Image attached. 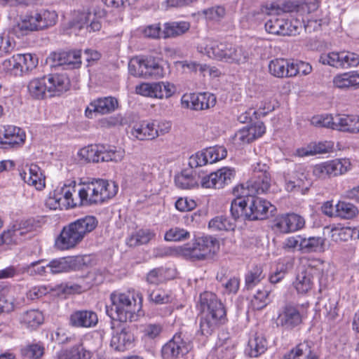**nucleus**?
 Segmentation results:
<instances>
[{
    "label": "nucleus",
    "mask_w": 359,
    "mask_h": 359,
    "mask_svg": "<svg viewBox=\"0 0 359 359\" xmlns=\"http://www.w3.org/2000/svg\"><path fill=\"white\" fill-rule=\"evenodd\" d=\"M209 228L213 231H233L236 223L226 216H217L209 222Z\"/></svg>",
    "instance_id": "obj_44"
},
{
    "label": "nucleus",
    "mask_w": 359,
    "mask_h": 359,
    "mask_svg": "<svg viewBox=\"0 0 359 359\" xmlns=\"http://www.w3.org/2000/svg\"><path fill=\"white\" fill-rule=\"evenodd\" d=\"M97 224L98 220L92 215H86L70 222L62 228L56 238V248L61 250L74 248L87 235L95 229Z\"/></svg>",
    "instance_id": "obj_3"
},
{
    "label": "nucleus",
    "mask_w": 359,
    "mask_h": 359,
    "mask_svg": "<svg viewBox=\"0 0 359 359\" xmlns=\"http://www.w3.org/2000/svg\"><path fill=\"white\" fill-rule=\"evenodd\" d=\"M354 72L340 74L333 79L334 86L338 88L344 89L353 87L356 88Z\"/></svg>",
    "instance_id": "obj_47"
},
{
    "label": "nucleus",
    "mask_w": 359,
    "mask_h": 359,
    "mask_svg": "<svg viewBox=\"0 0 359 359\" xmlns=\"http://www.w3.org/2000/svg\"><path fill=\"white\" fill-rule=\"evenodd\" d=\"M163 326L160 323H147L141 326V332L143 337L149 339H155L162 332Z\"/></svg>",
    "instance_id": "obj_56"
},
{
    "label": "nucleus",
    "mask_w": 359,
    "mask_h": 359,
    "mask_svg": "<svg viewBox=\"0 0 359 359\" xmlns=\"http://www.w3.org/2000/svg\"><path fill=\"white\" fill-rule=\"evenodd\" d=\"M269 292L267 290H258L251 301L252 306L255 310H261L268 304Z\"/></svg>",
    "instance_id": "obj_61"
},
{
    "label": "nucleus",
    "mask_w": 359,
    "mask_h": 359,
    "mask_svg": "<svg viewBox=\"0 0 359 359\" xmlns=\"http://www.w3.org/2000/svg\"><path fill=\"white\" fill-rule=\"evenodd\" d=\"M118 105L117 100L113 97L99 98L90 104L86 110V114L89 117L93 112L100 114H109L114 111Z\"/></svg>",
    "instance_id": "obj_25"
},
{
    "label": "nucleus",
    "mask_w": 359,
    "mask_h": 359,
    "mask_svg": "<svg viewBox=\"0 0 359 359\" xmlns=\"http://www.w3.org/2000/svg\"><path fill=\"white\" fill-rule=\"evenodd\" d=\"M102 145H88L81 149L78 153L81 160L87 163H98L102 161Z\"/></svg>",
    "instance_id": "obj_38"
},
{
    "label": "nucleus",
    "mask_w": 359,
    "mask_h": 359,
    "mask_svg": "<svg viewBox=\"0 0 359 359\" xmlns=\"http://www.w3.org/2000/svg\"><path fill=\"white\" fill-rule=\"evenodd\" d=\"M325 238L320 236H302L301 251L304 253L322 252L325 250Z\"/></svg>",
    "instance_id": "obj_36"
},
{
    "label": "nucleus",
    "mask_w": 359,
    "mask_h": 359,
    "mask_svg": "<svg viewBox=\"0 0 359 359\" xmlns=\"http://www.w3.org/2000/svg\"><path fill=\"white\" fill-rule=\"evenodd\" d=\"M44 76L31 80L28 84V91L32 97L42 99L48 96V88Z\"/></svg>",
    "instance_id": "obj_41"
},
{
    "label": "nucleus",
    "mask_w": 359,
    "mask_h": 359,
    "mask_svg": "<svg viewBox=\"0 0 359 359\" xmlns=\"http://www.w3.org/2000/svg\"><path fill=\"white\" fill-rule=\"evenodd\" d=\"M237 198L231 202V214L233 217L232 221H236L240 216L244 215L246 217V209L248 201L246 197L242 196L241 194L236 195Z\"/></svg>",
    "instance_id": "obj_45"
},
{
    "label": "nucleus",
    "mask_w": 359,
    "mask_h": 359,
    "mask_svg": "<svg viewBox=\"0 0 359 359\" xmlns=\"http://www.w3.org/2000/svg\"><path fill=\"white\" fill-rule=\"evenodd\" d=\"M203 13L208 20H220L225 15V9L222 6H214L203 11Z\"/></svg>",
    "instance_id": "obj_64"
},
{
    "label": "nucleus",
    "mask_w": 359,
    "mask_h": 359,
    "mask_svg": "<svg viewBox=\"0 0 359 359\" xmlns=\"http://www.w3.org/2000/svg\"><path fill=\"white\" fill-rule=\"evenodd\" d=\"M76 182L70 181L62 187L55 189L46 201V205L50 209H69L79 206L78 199H74L73 194L76 192Z\"/></svg>",
    "instance_id": "obj_5"
},
{
    "label": "nucleus",
    "mask_w": 359,
    "mask_h": 359,
    "mask_svg": "<svg viewBox=\"0 0 359 359\" xmlns=\"http://www.w3.org/2000/svg\"><path fill=\"white\" fill-rule=\"evenodd\" d=\"M222 334L217 343L216 351L220 359H233L235 357V344L228 337Z\"/></svg>",
    "instance_id": "obj_37"
},
{
    "label": "nucleus",
    "mask_w": 359,
    "mask_h": 359,
    "mask_svg": "<svg viewBox=\"0 0 359 359\" xmlns=\"http://www.w3.org/2000/svg\"><path fill=\"white\" fill-rule=\"evenodd\" d=\"M133 342V334L128 327H123L120 332L112 337L111 346L116 351H124L130 348Z\"/></svg>",
    "instance_id": "obj_27"
},
{
    "label": "nucleus",
    "mask_w": 359,
    "mask_h": 359,
    "mask_svg": "<svg viewBox=\"0 0 359 359\" xmlns=\"http://www.w3.org/2000/svg\"><path fill=\"white\" fill-rule=\"evenodd\" d=\"M235 175L234 168L223 167L202 177L201 184L204 188L222 189L231 182Z\"/></svg>",
    "instance_id": "obj_12"
},
{
    "label": "nucleus",
    "mask_w": 359,
    "mask_h": 359,
    "mask_svg": "<svg viewBox=\"0 0 359 359\" xmlns=\"http://www.w3.org/2000/svg\"><path fill=\"white\" fill-rule=\"evenodd\" d=\"M43 314L38 309H31L23 312L20 317V323L28 328H36L43 323Z\"/></svg>",
    "instance_id": "obj_40"
},
{
    "label": "nucleus",
    "mask_w": 359,
    "mask_h": 359,
    "mask_svg": "<svg viewBox=\"0 0 359 359\" xmlns=\"http://www.w3.org/2000/svg\"><path fill=\"white\" fill-rule=\"evenodd\" d=\"M20 176L27 184L34 187L37 190H41L45 187V177L41 168L36 164H31L27 171L23 170Z\"/></svg>",
    "instance_id": "obj_26"
},
{
    "label": "nucleus",
    "mask_w": 359,
    "mask_h": 359,
    "mask_svg": "<svg viewBox=\"0 0 359 359\" xmlns=\"http://www.w3.org/2000/svg\"><path fill=\"white\" fill-rule=\"evenodd\" d=\"M52 61L51 66H67L71 68L79 67L81 60V50L64 51L54 53L48 57Z\"/></svg>",
    "instance_id": "obj_22"
},
{
    "label": "nucleus",
    "mask_w": 359,
    "mask_h": 359,
    "mask_svg": "<svg viewBox=\"0 0 359 359\" xmlns=\"http://www.w3.org/2000/svg\"><path fill=\"white\" fill-rule=\"evenodd\" d=\"M94 18L90 12L79 13L69 24V34L78 35L82 30L89 32L99 31L102 27L101 23Z\"/></svg>",
    "instance_id": "obj_15"
},
{
    "label": "nucleus",
    "mask_w": 359,
    "mask_h": 359,
    "mask_svg": "<svg viewBox=\"0 0 359 359\" xmlns=\"http://www.w3.org/2000/svg\"><path fill=\"white\" fill-rule=\"evenodd\" d=\"M264 276L262 273L261 267L255 266L250 270L245 276V285L248 289L252 288L259 283Z\"/></svg>",
    "instance_id": "obj_57"
},
{
    "label": "nucleus",
    "mask_w": 359,
    "mask_h": 359,
    "mask_svg": "<svg viewBox=\"0 0 359 359\" xmlns=\"http://www.w3.org/2000/svg\"><path fill=\"white\" fill-rule=\"evenodd\" d=\"M164 238L168 241H183L190 238V233L184 229L174 227L166 231Z\"/></svg>",
    "instance_id": "obj_54"
},
{
    "label": "nucleus",
    "mask_w": 359,
    "mask_h": 359,
    "mask_svg": "<svg viewBox=\"0 0 359 359\" xmlns=\"http://www.w3.org/2000/svg\"><path fill=\"white\" fill-rule=\"evenodd\" d=\"M140 73L137 74L143 75V77H161L163 75V69L159 64V62L154 57H149L143 59V65H139Z\"/></svg>",
    "instance_id": "obj_34"
},
{
    "label": "nucleus",
    "mask_w": 359,
    "mask_h": 359,
    "mask_svg": "<svg viewBox=\"0 0 359 359\" xmlns=\"http://www.w3.org/2000/svg\"><path fill=\"white\" fill-rule=\"evenodd\" d=\"M303 316L298 306L291 304L285 305L277 318V325L285 330H292L302 323Z\"/></svg>",
    "instance_id": "obj_14"
},
{
    "label": "nucleus",
    "mask_w": 359,
    "mask_h": 359,
    "mask_svg": "<svg viewBox=\"0 0 359 359\" xmlns=\"http://www.w3.org/2000/svg\"><path fill=\"white\" fill-rule=\"evenodd\" d=\"M208 163H213L226 158L227 151L223 146H215L203 150Z\"/></svg>",
    "instance_id": "obj_50"
},
{
    "label": "nucleus",
    "mask_w": 359,
    "mask_h": 359,
    "mask_svg": "<svg viewBox=\"0 0 359 359\" xmlns=\"http://www.w3.org/2000/svg\"><path fill=\"white\" fill-rule=\"evenodd\" d=\"M309 352V341H305L299 344L290 353L285 354L282 359H300L304 353Z\"/></svg>",
    "instance_id": "obj_60"
},
{
    "label": "nucleus",
    "mask_w": 359,
    "mask_h": 359,
    "mask_svg": "<svg viewBox=\"0 0 359 359\" xmlns=\"http://www.w3.org/2000/svg\"><path fill=\"white\" fill-rule=\"evenodd\" d=\"M249 58L248 51L242 46L233 45L228 63L237 65L245 63Z\"/></svg>",
    "instance_id": "obj_52"
},
{
    "label": "nucleus",
    "mask_w": 359,
    "mask_h": 359,
    "mask_svg": "<svg viewBox=\"0 0 359 359\" xmlns=\"http://www.w3.org/2000/svg\"><path fill=\"white\" fill-rule=\"evenodd\" d=\"M25 135L18 127L6 126L0 128V147L8 149L24 142Z\"/></svg>",
    "instance_id": "obj_20"
},
{
    "label": "nucleus",
    "mask_w": 359,
    "mask_h": 359,
    "mask_svg": "<svg viewBox=\"0 0 359 359\" xmlns=\"http://www.w3.org/2000/svg\"><path fill=\"white\" fill-rule=\"evenodd\" d=\"M182 104L186 107L194 110H203L212 107L215 105L216 97L214 95L203 93L199 94H189L183 95L182 98Z\"/></svg>",
    "instance_id": "obj_19"
},
{
    "label": "nucleus",
    "mask_w": 359,
    "mask_h": 359,
    "mask_svg": "<svg viewBox=\"0 0 359 359\" xmlns=\"http://www.w3.org/2000/svg\"><path fill=\"white\" fill-rule=\"evenodd\" d=\"M269 70L271 74L277 78L292 77L294 74L292 62L282 58L271 60L269 64Z\"/></svg>",
    "instance_id": "obj_29"
},
{
    "label": "nucleus",
    "mask_w": 359,
    "mask_h": 359,
    "mask_svg": "<svg viewBox=\"0 0 359 359\" xmlns=\"http://www.w3.org/2000/svg\"><path fill=\"white\" fill-rule=\"evenodd\" d=\"M335 207L337 217L343 219H352L358 213V208L354 205L344 201H339Z\"/></svg>",
    "instance_id": "obj_48"
},
{
    "label": "nucleus",
    "mask_w": 359,
    "mask_h": 359,
    "mask_svg": "<svg viewBox=\"0 0 359 359\" xmlns=\"http://www.w3.org/2000/svg\"><path fill=\"white\" fill-rule=\"evenodd\" d=\"M124 156L125 151L121 148L117 149L114 147V149H109L108 150H106L104 148L102 149V162H119L123 158Z\"/></svg>",
    "instance_id": "obj_58"
},
{
    "label": "nucleus",
    "mask_w": 359,
    "mask_h": 359,
    "mask_svg": "<svg viewBox=\"0 0 359 359\" xmlns=\"http://www.w3.org/2000/svg\"><path fill=\"white\" fill-rule=\"evenodd\" d=\"M245 197L248 201L246 209V218L248 219H264L267 217L269 210L272 208L270 202L255 196Z\"/></svg>",
    "instance_id": "obj_16"
},
{
    "label": "nucleus",
    "mask_w": 359,
    "mask_h": 359,
    "mask_svg": "<svg viewBox=\"0 0 359 359\" xmlns=\"http://www.w3.org/2000/svg\"><path fill=\"white\" fill-rule=\"evenodd\" d=\"M311 123L314 126L338 130L336 115L334 116L331 114L316 116L311 118Z\"/></svg>",
    "instance_id": "obj_51"
},
{
    "label": "nucleus",
    "mask_w": 359,
    "mask_h": 359,
    "mask_svg": "<svg viewBox=\"0 0 359 359\" xmlns=\"http://www.w3.org/2000/svg\"><path fill=\"white\" fill-rule=\"evenodd\" d=\"M271 177H259L258 178L251 177L247 182L245 186L241 184L233 189L235 195L242 196H252L256 194H261L267 192L271 187Z\"/></svg>",
    "instance_id": "obj_13"
},
{
    "label": "nucleus",
    "mask_w": 359,
    "mask_h": 359,
    "mask_svg": "<svg viewBox=\"0 0 359 359\" xmlns=\"http://www.w3.org/2000/svg\"><path fill=\"white\" fill-rule=\"evenodd\" d=\"M98 317L91 310H76L72 312L69 318V324L76 328H91L96 326Z\"/></svg>",
    "instance_id": "obj_21"
},
{
    "label": "nucleus",
    "mask_w": 359,
    "mask_h": 359,
    "mask_svg": "<svg viewBox=\"0 0 359 359\" xmlns=\"http://www.w3.org/2000/svg\"><path fill=\"white\" fill-rule=\"evenodd\" d=\"M219 249L217 240L212 236L198 237L191 244H187L184 254L192 259L202 260L216 253Z\"/></svg>",
    "instance_id": "obj_6"
},
{
    "label": "nucleus",
    "mask_w": 359,
    "mask_h": 359,
    "mask_svg": "<svg viewBox=\"0 0 359 359\" xmlns=\"http://www.w3.org/2000/svg\"><path fill=\"white\" fill-rule=\"evenodd\" d=\"M111 306L107 309V315L120 322L135 321L142 306L141 293L128 291L124 293L114 292L111 294Z\"/></svg>",
    "instance_id": "obj_1"
},
{
    "label": "nucleus",
    "mask_w": 359,
    "mask_h": 359,
    "mask_svg": "<svg viewBox=\"0 0 359 359\" xmlns=\"http://www.w3.org/2000/svg\"><path fill=\"white\" fill-rule=\"evenodd\" d=\"M316 271V269L310 265H303L299 268L296 280L294 283V287L299 293H306L312 288L313 276Z\"/></svg>",
    "instance_id": "obj_23"
},
{
    "label": "nucleus",
    "mask_w": 359,
    "mask_h": 359,
    "mask_svg": "<svg viewBox=\"0 0 359 359\" xmlns=\"http://www.w3.org/2000/svg\"><path fill=\"white\" fill-rule=\"evenodd\" d=\"M234 141L238 144L250 143L255 140L253 134L249 127H244L236 133L234 135Z\"/></svg>",
    "instance_id": "obj_63"
},
{
    "label": "nucleus",
    "mask_w": 359,
    "mask_h": 359,
    "mask_svg": "<svg viewBox=\"0 0 359 359\" xmlns=\"http://www.w3.org/2000/svg\"><path fill=\"white\" fill-rule=\"evenodd\" d=\"M44 353V347L40 344H29L21 349V354L28 359H39Z\"/></svg>",
    "instance_id": "obj_55"
},
{
    "label": "nucleus",
    "mask_w": 359,
    "mask_h": 359,
    "mask_svg": "<svg viewBox=\"0 0 359 359\" xmlns=\"http://www.w3.org/2000/svg\"><path fill=\"white\" fill-rule=\"evenodd\" d=\"M233 45L225 42H219L212 39L206 38L202 40L197 46L198 50L210 58L228 62Z\"/></svg>",
    "instance_id": "obj_8"
},
{
    "label": "nucleus",
    "mask_w": 359,
    "mask_h": 359,
    "mask_svg": "<svg viewBox=\"0 0 359 359\" xmlns=\"http://www.w3.org/2000/svg\"><path fill=\"white\" fill-rule=\"evenodd\" d=\"M94 191L93 179L83 182L81 188L78 191L79 207L97 205Z\"/></svg>",
    "instance_id": "obj_31"
},
{
    "label": "nucleus",
    "mask_w": 359,
    "mask_h": 359,
    "mask_svg": "<svg viewBox=\"0 0 359 359\" xmlns=\"http://www.w3.org/2000/svg\"><path fill=\"white\" fill-rule=\"evenodd\" d=\"M318 2L317 0H305L302 4L298 6L293 5V11L296 10V15L307 13L309 14L318 8Z\"/></svg>",
    "instance_id": "obj_62"
},
{
    "label": "nucleus",
    "mask_w": 359,
    "mask_h": 359,
    "mask_svg": "<svg viewBox=\"0 0 359 359\" xmlns=\"http://www.w3.org/2000/svg\"><path fill=\"white\" fill-rule=\"evenodd\" d=\"M82 261L81 257H61L51 260L46 266L53 274L64 273L74 269L76 265L81 264Z\"/></svg>",
    "instance_id": "obj_28"
},
{
    "label": "nucleus",
    "mask_w": 359,
    "mask_h": 359,
    "mask_svg": "<svg viewBox=\"0 0 359 359\" xmlns=\"http://www.w3.org/2000/svg\"><path fill=\"white\" fill-rule=\"evenodd\" d=\"M189 27V23L184 21L168 22L164 25L162 34L164 38L175 37L184 34Z\"/></svg>",
    "instance_id": "obj_42"
},
{
    "label": "nucleus",
    "mask_w": 359,
    "mask_h": 359,
    "mask_svg": "<svg viewBox=\"0 0 359 359\" xmlns=\"http://www.w3.org/2000/svg\"><path fill=\"white\" fill-rule=\"evenodd\" d=\"M39 222L34 219H29L20 224H14L11 229L0 234V246L6 244L18 243L28 231H33L38 226Z\"/></svg>",
    "instance_id": "obj_11"
},
{
    "label": "nucleus",
    "mask_w": 359,
    "mask_h": 359,
    "mask_svg": "<svg viewBox=\"0 0 359 359\" xmlns=\"http://www.w3.org/2000/svg\"><path fill=\"white\" fill-rule=\"evenodd\" d=\"M346 159H335L316 164L313 167V174L319 179H326L342 175L350 168Z\"/></svg>",
    "instance_id": "obj_10"
},
{
    "label": "nucleus",
    "mask_w": 359,
    "mask_h": 359,
    "mask_svg": "<svg viewBox=\"0 0 359 359\" xmlns=\"http://www.w3.org/2000/svg\"><path fill=\"white\" fill-rule=\"evenodd\" d=\"M338 130L351 133H359V116L356 115L337 114Z\"/></svg>",
    "instance_id": "obj_33"
},
{
    "label": "nucleus",
    "mask_w": 359,
    "mask_h": 359,
    "mask_svg": "<svg viewBox=\"0 0 359 359\" xmlns=\"http://www.w3.org/2000/svg\"><path fill=\"white\" fill-rule=\"evenodd\" d=\"M149 299L156 304H168L171 302V295L162 290L157 289L153 290L149 294Z\"/></svg>",
    "instance_id": "obj_59"
},
{
    "label": "nucleus",
    "mask_w": 359,
    "mask_h": 359,
    "mask_svg": "<svg viewBox=\"0 0 359 359\" xmlns=\"http://www.w3.org/2000/svg\"><path fill=\"white\" fill-rule=\"evenodd\" d=\"M44 77L46 80L48 97L60 95L69 88V80L65 75L55 74Z\"/></svg>",
    "instance_id": "obj_24"
},
{
    "label": "nucleus",
    "mask_w": 359,
    "mask_h": 359,
    "mask_svg": "<svg viewBox=\"0 0 359 359\" xmlns=\"http://www.w3.org/2000/svg\"><path fill=\"white\" fill-rule=\"evenodd\" d=\"M43 259L32 262L29 264L24 266L21 270L22 273H26L29 276H44L47 273L46 265H42Z\"/></svg>",
    "instance_id": "obj_53"
},
{
    "label": "nucleus",
    "mask_w": 359,
    "mask_h": 359,
    "mask_svg": "<svg viewBox=\"0 0 359 359\" xmlns=\"http://www.w3.org/2000/svg\"><path fill=\"white\" fill-rule=\"evenodd\" d=\"M155 237V233L150 230L141 229L132 235L128 240L130 246H136L148 243Z\"/></svg>",
    "instance_id": "obj_46"
},
{
    "label": "nucleus",
    "mask_w": 359,
    "mask_h": 359,
    "mask_svg": "<svg viewBox=\"0 0 359 359\" xmlns=\"http://www.w3.org/2000/svg\"><path fill=\"white\" fill-rule=\"evenodd\" d=\"M275 13H270L269 19L265 22L266 31L272 34L291 36L299 34L302 30V22L297 17L291 15L292 18L288 20L286 18L287 13L293 12V4L287 3L283 4V7L275 8L271 6V11Z\"/></svg>",
    "instance_id": "obj_4"
},
{
    "label": "nucleus",
    "mask_w": 359,
    "mask_h": 359,
    "mask_svg": "<svg viewBox=\"0 0 359 359\" xmlns=\"http://www.w3.org/2000/svg\"><path fill=\"white\" fill-rule=\"evenodd\" d=\"M92 355V352L87 350L82 343H79L60 352L57 359H90Z\"/></svg>",
    "instance_id": "obj_35"
},
{
    "label": "nucleus",
    "mask_w": 359,
    "mask_h": 359,
    "mask_svg": "<svg viewBox=\"0 0 359 359\" xmlns=\"http://www.w3.org/2000/svg\"><path fill=\"white\" fill-rule=\"evenodd\" d=\"M192 348L189 339L182 332L176 333L161 349L164 359H177L187 354Z\"/></svg>",
    "instance_id": "obj_9"
},
{
    "label": "nucleus",
    "mask_w": 359,
    "mask_h": 359,
    "mask_svg": "<svg viewBox=\"0 0 359 359\" xmlns=\"http://www.w3.org/2000/svg\"><path fill=\"white\" fill-rule=\"evenodd\" d=\"M198 306L201 311L200 332L203 335H210L219 325L224 323V307L217 296L210 292L200 295Z\"/></svg>",
    "instance_id": "obj_2"
},
{
    "label": "nucleus",
    "mask_w": 359,
    "mask_h": 359,
    "mask_svg": "<svg viewBox=\"0 0 359 359\" xmlns=\"http://www.w3.org/2000/svg\"><path fill=\"white\" fill-rule=\"evenodd\" d=\"M344 51L331 52L320 55L319 61L323 65H327L336 68L343 69Z\"/></svg>",
    "instance_id": "obj_49"
},
{
    "label": "nucleus",
    "mask_w": 359,
    "mask_h": 359,
    "mask_svg": "<svg viewBox=\"0 0 359 359\" xmlns=\"http://www.w3.org/2000/svg\"><path fill=\"white\" fill-rule=\"evenodd\" d=\"M305 220L299 215L292 213L278 216L274 220V227L280 232H294L304 226Z\"/></svg>",
    "instance_id": "obj_18"
},
{
    "label": "nucleus",
    "mask_w": 359,
    "mask_h": 359,
    "mask_svg": "<svg viewBox=\"0 0 359 359\" xmlns=\"http://www.w3.org/2000/svg\"><path fill=\"white\" fill-rule=\"evenodd\" d=\"M38 65L36 55L17 54L2 62L4 71L15 76H23L32 72Z\"/></svg>",
    "instance_id": "obj_7"
},
{
    "label": "nucleus",
    "mask_w": 359,
    "mask_h": 359,
    "mask_svg": "<svg viewBox=\"0 0 359 359\" xmlns=\"http://www.w3.org/2000/svg\"><path fill=\"white\" fill-rule=\"evenodd\" d=\"M34 13L37 18L39 29L51 27L57 22V14L54 11L41 10L39 12H34Z\"/></svg>",
    "instance_id": "obj_43"
},
{
    "label": "nucleus",
    "mask_w": 359,
    "mask_h": 359,
    "mask_svg": "<svg viewBox=\"0 0 359 359\" xmlns=\"http://www.w3.org/2000/svg\"><path fill=\"white\" fill-rule=\"evenodd\" d=\"M156 131L154 123L142 121L135 123L131 129V135L139 140H150L155 139Z\"/></svg>",
    "instance_id": "obj_30"
},
{
    "label": "nucleus",
    "mask_w": 359,
    "mask_h": 359,
    "mask_svg": "<svg viewBox=\"0 0 359 359\" xmlns=\"http://www.w3.org/2000/svg\"><path fill=\"white\" fill-rule=\"evenodd\" d=\"M267 349V341L262 334H255L248 341L245 353L250 357L257 358Z\"/></svg>",
    "instance_id": "obj_32"
},
{
    "label": "nucleus",
    "mask_w": 359,
    "mask_h": 359,
    "mask_svg": "<svg viewBox=\"0 0 359 359\" xmlns=\"http://www.w3.org/2000/svg\"><path fill=\"white\" fill-rule=\"evenodd\" d=\"M93 186L95 188V203L97 205H102L106 201L114 197L118 192V186L114 182L93 178Z\"/></svg>",
    "instance_id": "obj_17"
},
{
    "label": "nucleus",
    "mask_w": 359,
    "mask_h": 359,
    "mask_svg": "<svg viewBox=\"0 0 359 359\" xmlns=\"http://www.w3.org/2000/svg\"><path fill=\"white\" fill-rule=\"evenodd\" d=\"M39 29L37 18L34 13L22 18L14 27L15 32H20L21 35H26L30 32Z\"/></svg>",
    "instance_id": "obj_39"
}]
</instances>
